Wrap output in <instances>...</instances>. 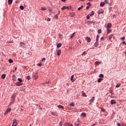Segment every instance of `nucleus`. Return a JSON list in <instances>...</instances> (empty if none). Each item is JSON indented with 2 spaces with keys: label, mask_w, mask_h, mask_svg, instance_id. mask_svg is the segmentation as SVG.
Segmentation results:
<instances>
[{
  "label": "nucleus",
  "mask_w": 126,
  "mask_h": 126,
  "mask_svg": "<svg viewBox=\"0 0 126 126\" xmlns=\"http://www.w3.org/2000/svg\"><path fill=\"white\" fill-rule=\"evenodd\" d=\"M13 77H15V75H13Z\"/></svg>",
  "instance_id": "nucleus-60"
},
{
  "label": "nucleus",
  "mask_w": 126,
  "mask_h": 126,
  "mask_svg": "<svg viewBox=\"0 0 126 126\" xmlns=\"http://www.w3.org/2000/svg\"><path fill=\"white\" fill-rule=\"evenodd\" d=\"M74 35H75V32H74L71 36H70V39H72L74 36Z\"/></svg>",
  "instance_id": "nucleus-18"
},
{
  "label": "nucleus",
  "mask_w": 126,
  "mask_h": 126,
  "mask_svg": "<svg viewBox=\"0 0 126 126\" xmlns=\"http://www.w3.org/2000/svg\"><path fill=\"white\" fill-rule=\"evenodd\" d=\"M8 2L9 4H11L12 3V0H8Z\"/></svg>",
  "instance_id": "nucleus-25"
},
{
  "label": "nucleus",
  "mask_w": 126,
  "mask_h": 126,
  "mask_svg": "<svg viewBox=\"0 0 126 126\" xmlns=\"http://www.w3.org/2000/svg\"><path fill=\"white\" fill-rule=\"evenodd\" d=\"M58 15H59L58 14H56V15H55V17H56V18H57V19H58Z\"/></svg>",
  "instance_id": "nucleus-54"
},
{
  "label": "nucleus",
  "mask_w": 126,
  "mask_h": 126,
  "mask_svg": "<svg viewBox=\"0 0 126 126\" xmlns=\"http://www.w3.org/2000/svg\"><path fill=\"white\" fill-rule=\"evenodd\" d=\"M109 33H111V30L107 29V33L109 34Z\"/></svg>",
  "instance_id": "nucleus-38"
},
{
  "label": "nucleus",
  "mask_w": 126,
  "mask_h": 126,
  "mask_svg": "<svg viewBox=\"0 0 126 126\" xmlns=\"http://www.w3.org/2000/svg\"><path fill=\"white\" fill-rule=\"evenodd\" d=\"M101 13H104V10L100 9V10L98 11V14H100Z\"/></svg>",
  "instance_id": "nucleus-9"
},
{
  "label": "nucleus",
  "mask_w": 126,
  "mask_h": 126,
  "mask_svg": "<svg viewBox=\"0 0 126 126\" xmlns=\"http://www.w3.org/2000/svg\"><path fill=\"white\" fill-rule=\"evenodd\" d=\"M102 33V30H98V34H101Z\"/></svg>",
  "instance_id": "nucleus-35"
},
{
  "label": "nucleus",
  "mask_w": 126,
  "mask_h": 126,
  "mask_svg": "<svg viewBox=\"0 0 126 126\" xmlns=\"http://www.w3.org/2000/svg\"><path fill=\"white\" fill-rule=\"evenodd\" d=\"M20 46H21V47H24V43L21 42L20 43Z\"/></svg>",
  "instance_id": "nucleus-30"
},
{
  "label": "nucleus",
  "mask_w": 126,
  "mask_h": 126,
  "mask_svg": "<svg viewBox=\"0 0 126 126\" xmlns=\"http://www.w3.org/2000/svg\"><path fill=\"white\" fill-rule=\"evenodd\" d=\"M64 9H69V7L64 6L62 8V10H63Z\"/></svg>",
  "instance_id": "nucleus-4"
},
{
  "label": "nucleus",
  "mask_w": 126,
  "mask_h": 126,
  "mask_svg": "<svg viewBox=\"0 0 126 126\" xmlns=\"http://www.w3.org/2000/svg\"><path fill=\"white\" fill-rule=\"evenodd\" d=\"M32 77L34 79H38V73L36 72L35 73L33 74L32 75Z\"/></svg>",
  "instance_id": "nucleus-1"
},
{
  "label": "nucleus",
  "mask_w": 126,
  "mask_h": 126,
  "mask_svg": "<svg viewBox=\"0 0 126 126\" xmlns=\"http://www.w3.org/2000/svg\"><path fill=\"white\" fill-rule=\"evenodd\" d=\"M99 77H101L102 78H103V77H104V75L100 74L99 75Z\"/></svg>",
  "instance_id": "nucleus-42"
},
{
  "label": "nucleus",
  "mask_w": 126,
  "mask_h": 126,
  "mask_svg": "<svg viewBox=\"0 0 126 126\" xmlns=\"http://www.w3.org/2000/svg\"><path fill=\"white\" fill-rule=\"evenodd\" d=\"M102 80H103V79H101V78H99L98 79V82L99 83H100V82H101V81H102Z\"/></svg>",
  "instance_id": "nucleus-36"
},
{
  "label": "nucleus",
  "mask_w": 126,
  "mask_h": 126,
  "mask_svg": "<svg viewBox=\"0 0 126 126\" xmlns=\"http://www.w3.org/2000/svg\"><path fill=\"white\" fill-rule=\"evenodd\" d=\"M87 19H90V16H89V15L87 16Z\"/></svg>",
  "instance_id": "nucleus-44"
},
{
  "label": "nucleus",
  "mask_w": 126,
  "mask_h": 126,
  "mask_svg": "<svg viewBox=\"0 0 126 126\" xmlns=\"http://www.w3.org/2000/svg\"><path fill=\"white\" fill-rule=\"evenodd\" d=\"M122 43H123V44H124V45H126V42L123 41Z\"/></svg>",
  "instance_id": "nucleus-55"
},
{
  "label": "nucleus",
  "mask_w": 126,
  "mask_h": 126,
  "mask_svg": "<svg viewBox=\"0 0 126 126\" xmlns=\"http://www.w3.org/2000/svg\"><path fill=\"white\" fill-rule=\"evenodd\" d=\"M16 85L17 86H20V85H22V84L20 82H17L16 83Z\"/></svg>",
  "instance_id": "nucleus-13"
},
{
  "label": "nucleus",
  "mask_w": 126,
  "mask_h": 126,
  "mask_svg": "<svg viewBox=\"0 0 126 126\" xmlns=\"http://www.w3.org/2000/svg\"><path fill=\"white\" fill-rule=\"evenodd\" d=\"M102 111H103L104 112V111H105V109H101Z\"/></svg>",
  "instance_id": "nucleus-59"
},
{
  "label": "nucleus",
  "mask_w": 126,
  "mask_h": 126,
  "mask_svg": "<svg viewBox=\"0 0 126 126\" xmlns=\"http://www.w3.org/2000/svg\"><path fill=\"white\" fill-rule=\"evenodd\" d=\"M75 126H79V124L76 123H75Z\"/></svg>",
  "instance_id": "nucleus-48"
},
{
  "label": "nucleus",
  "mask_w": 126,
  "mask_h": 126,
  "mask_svg": "<svg viewBox=\"0 0 126 126\" xmlns=\"http://www.w3.org/2000/svg\"><path fill=\"white\" fill-rule=\"evenodd\" d=\"M17 68V67H15V70H16Z\"/></svg>",
  "instance_id": "nucleus-63"
},
{
  "label": "nucleus",
  "mask_w": 126,
  "mask_h": 126,
  "mask_svg": "<svg viewBox=\"0 0 126 126\" xmlns=\"http://www.w3.org/2000/svg\"><path fill=\"white\" fill-rule=\"evenodd\" d=\"M110 103L111 105H114V104H117V102L116 101V100H115V99L111 100Z\"/></svg>",
  "instance_id": "nucleus-3"
},
{
  "label": "nucleus",
  "mask_w": 126,
  "mask_h": 126,
  "mask_svg": "<svg viewBox=\"0 0 126 126\" xmlns=\"http://www.w3.org/2000/svg\"><path fill=\"white\" fill-rule=\"evenodd\" d=\"M9 43H13L12 41H7V44H9Z\"/></svg>",
  "instance_id": "nucleus-51"
},
{
  "label": "nucleus",
  "mask_w": 126,
  "mask_h": 126,
  "mask_svg": "<svg viewBox=\"0 0 126 126\" xmlns=\"http://www.w3.org/2000/svg\"><path fill=\"white\" fill-rule=\"evenodd\" d=\"M100 6H104V5H105V2H102L100 3Z\"/></svg>",
  "instance_id": "nucleus-22"
},
{
  "label": "nucleus",
  "mask_w": 126,
  "mask_h": 126,
  "mask_svg": "<svg viewBox=\"0 0 126 126\" xmlns=\"http://www.w3.org/2000/svg\"><path fill=\"white\" fill-rule=\"evenodd\" d=\"M121 84H118L116 85V88H119V87H120V86H121Z\"/></svg>",
  "instance_id": "nucleus-27"
},
{
  "label": "nucleus",
  "mask_w": 126,
  "mask_h": 126,
  "mask_svg": "<svg viewBox=\"0 0 126 126\" xmlns=\"http://www.w3.org/2000/svg\"><path fill=\"white\" fill-rule=\"evenodd\" d=\"M58 108H59L60 109H64V107L62 106V105H58Z\"/></svg>",
  "instance_id": "nucleus-20"
},
{
  "label": "nucleus",
  "mask_w": 126,
  "mask_h": 126,
  "mask_svg": "<svg viewBox=\"0 0 126 126\" xmlns=\"http://www.w3.org/2000/svg\"><path fill=\"white\" fill-rule=\"evenodd\" d=\"M38 66H42V63H39L37 64Z\"/></svg>",
  "instance_id": "nucleus-37"
},
{
  "label": "nucleus",
  "mask_w": 126,
  "mask_h": 126,
  "mask_svg": "<svg viewBox=\"0 0 126 126\" xmlns=\"http://www.w3.org/2000/svg\"><path fill=\"white\" fill-rule=\"evenodd\" d=\"M103 39H104V38L103 37H101L100 38L101 41H102V40H103Z\"/></svg>",
  "instance_id": "nucleus-56"
},
{
  "label": "nucleus",
  "mask_w": 126,
  "mask_h": 126,
  "mask_svg": "<svg viewBox=\"0 0 126 126\" xmlns=\"http://www.w3.org/2000/svg\"><path fill=\"white\" fill-rule=\"evenodd\" d=\"M90 7L89 6H87V7H86V8H87V9H89V8H90Z\"/></svg>",
  "instance_id": "nucleus-53"
},
{
  "label": "nucleus",
  "mask_w": 126,
  "mask_h": 126,
  "mask_svg": "<svg viewBox=\"0 0 126 126\" xmlns=\"http://www.w3.org/2000/svg\"><path fill=\"white\" fill-rule=\"evenodd\" d=\"M43 61H46V58H43L42 59V61L43 62Z\"/></svg>",
  "instance_id": "nucleus-50"
},
{
  "label": "nucleus",
  "mask_w": 126,
  "mask_h": 126,
  "mask_svg": "<svg viewBox=\"0 0 126 126\" xmlns=\"http://www.w3.org/2000/svg\"><path fill=\"white\" fill-rule=\"evenodd\" d=\"M20 9H21L22 10H23V9H24V7L23 6H22V5H21V6H20Z\"/></svg>",
  "instance_id": "nucleus-31"
},
{
  "label": "nucleus",
  "mask_w": 126,
  "mask_h": 126,
  "mask_svg": "<svg viewBox=\"0 0 126 126\" xmlns=\"http://www.w3.org/2000/svg\"><path fill=\"white\" fill-rule=\"evenodd\" d=\"M82 8H83V5L81 6V7H79L78 8V10H81V9H82Z\"/></svg>",
  "instance_id": "nucleus-34"
},
{
  "label": "nucleus",
  "mask_w": 126,
  "mask_h": 126,
  "mask_svg": "<svg viewBox=\"0 0 126 126\" xmlns=\"http://www.w3.org/2000/svg\"><path fill=\"white\" fill-rule=\"evenodd\" d=\"M47 21H51V19H50V18H48L47 19Z\"/></svg>",
  "instance_id": "nucleus-49"
},
{
  "label": "nucleus",
  "mask_w": 126,
  "mask_h": 126,
  "mask_svg": "<svg viewBox=\"0 0 126 126\" xmlns=\"http://www.w3.org/2000/svg\"><path fill=\"white\" fill-rule=\"evenodd\" d=\"M64 126H72V124H70V123H65L64 124Z\"/></svg>",
  "instance_id": "nucleus-8"
},
{
  "label": "nucleus",
  "mask_w": 126,
  "mask_h": 126,
  "mask_svg": "<svg viewBox=\"0 0 126 126\" xmlns=\"http://www.w3.org/2000/svg\"><path fill=\"white\" fill-rule=\"evenodd\" d=\"M69 106H71V107H74V103L71 102Z\"/></svg>",
  "instance_id": "nucleus-26"
},
{
  "label": "nucleus",
  "mask_w": 126,
  "mask_h": 126,
  "mask_svg": "<svg viewBox=\"0 0 126 126\" xmlns=\"http://www.w3.org/2000/svg\"><path fill=\"white\" fill-rule=\"evenodd\" d=\"M11 111V109L10 108H8L5 113H4V115H7L8 113L10 112Z\"/></svg>",
  "instance_id": "nucleus-2"
},
{
  "label": "nucleus",
  "mask_w": 126,
  "mask_h": 126,
  "mask_svg": "<svg viewBox=\"0 0 126 126\" xmlns=\"http://www.w3.org/2000/svg\"><path fill=\"white\" fill-rule=\"evenodd\" d=\"M83 96H84V97H86V94L83 93Z\"/></svg>",
  "instance_id": "nucleus-47"
},
{
  "label": "nucleus",
  "mask_w": 126,
  "mask_h": 126,
  "mask_svg": "<svg viewBox=\"0 0 126 126\" xmlns=\"http://www.w3.org/2000/svg\"><path fill=\"white\" fill-rule=\"evenodd\" d=\"M52 115H53V116H58V113L56 112H52Z\"/></svg>",
  "instance_id": "nucleus-23"
},
{
  "label": "nucleus",
  "mask_w": 126,
  "mask_h": 126,
  "mask_svg": "<svg viewBox=\"0 0 126 126\" xmlns=\"http://www.w3.org/2000/svg\"><path fill=\"white\" fill-rule=\"evenodd\" d=\"M100 63H101V62H96L95 63V65H98V64H100Z\"/></svg>",
  "instance_id": "nucleus-24"
},
{
  "label": "nucleus",
  "mask_w": 126,
  "mask_h": 126,
  "mask_svg": "<svg viewBox=\"0 0 126 126\" xmlns=\"http://www.w3.org/2000/svg\"><path fill=\"white\" fill-rule=\"evenodd\" d=\"M62 0V1H63V2H64V1H65V0Z\"/></svg>",
  "instance_id": "nucleus-58"
},
{
  "label": "nucleus",
  "mask_w": 126,
  "mask_h": 126,
  "mask_svg": "<svg viewBox=\"0 0 126 126\" xmlns=\"http://www.w3.org/2000/svg\"><path fill=\"white\" fill-rule=\"evenodd\" d=\"M114 17L116 16V15H113Z\"/></svg>",
  "instance_id": "nucleus-64"
},
{
  "label": "nucleus",
  "mask_w": 126,
  "mask_h": 126,
  "mask_svg": "<svg viewBox=\"0 0 126 126\" xmlns=\"http://www.w3.org/2000/svg\"><path fill=\"white\" fill-rule=\"evenodd\" d=\"M94 13H95V12L94 11H92V13H91V14H90V16L92 17L93 15H94Z\"/></svg>",
  "instance_id": "nucleus-19"
},
{
  "label": "nucleus",
  "mask_w": 126,
  "mask_h": 126,
  "mask_svg": "<svg viewBox=\"0 0 126 126\" xmlns=\"http://www.w3.org/2000/svg\"><path fill=\"white\" fill-rule=\"evenodd\" d=\"M5 76H6V75L3 74L1 75V78H2V79H4V78H5Z\"/></svg>",
  "instance_id": "nucleus-11"
},
{
  "label": "nucleus",
  "mask_w": 126,
  "mask_h": 126,
  "mask_svg": "<svg viewBox=\"0 0 126 126\" xmlns=\"http://www.w3.org/2000/svg\"><path fill=\"white\" fill-rule=\"evenodd\" d=\"M112 27V24L108 23L107 26V29H110Z\"/></svg>",
  "instance_id": "nucleus-5"
},
{
  "label": "nucleus",
  "mask_w": 126,
  "mask_h": 126,
  "mask_svg": "<svg viewBox=\"0 0 126 126\" xmlns=\"http://www.w3.org/2000/svg\"><path fill=\"white\" fill-rule=\"evenodd\" d=\"M114 36V34H110L109 36V40H111V39H112V38H113V36Z\"/></svg>",
  "instance_id": "nucleus-14"
},
{
  "label": "nucleus",
  "mask_w": 126,
  "mask_h": 126,
  "mask_svg": "<svg viewBox=\"0 0 126 126\" xmlns=\"http://www.w3.org/2000/svg\"><path fill=\"white\" fill-rule=\"evenodd\" d=\"M117 126H121V124L120 123H118Z\"/></svg>",
  "instance_id": "nucleus-52"
},
{
  "label": "nucleus",
  "mask_w": 126,
  "mask_h": 126,
  "mask_svg": "<svg viewBox=\"0 0 126 126\" xmlns=\"http://www.w3.org/2000/svg\"><path fill=\"white\" fill-rule=\"evenodd\" d=\"M81 115L82 116V117H85L86 116V113H82Z\"/></svg>",
  "instance_id": "nucleus-33"
},
{
  "label": "nucleus",
  "mask_w": 126,
  "mask_h": 126,
  "mask_svg": "<svg viewBox=\"0 0 126 126\" xmlns=\"http://www.w3.org/2000/svg\"><path fill=\"white\" fill-rule=\"evenodd\" d=\"M98 40H99V35H97L96 38V41L98 42Z\"/></svg>",
  "instance_id": "nucleus-29"
},
{
  "label": "nucleus",
  "mask_w": 126,
  "mask_h": 126,
  "mask_svg": "<svg viewBox=\"0 0 126 126\" xmlns=\"http://www.w3.org/2000/svg\"><path fill=\"white\" fill-rule=\"evenodd\" d=\"M105 3H109V0H105Z\"/></svg>",
  "instance_id": "nucleus-46"
},
{
  "label": "nucleus",
  "mask_w": 126,
  "mask_h": 126,
  "mask_svg": "<svg viewBox=\"0 0 126 126\" xmlns=\"http://www.w3.org/2000/svg\"><path fill=\"white\" fill-rule=\"evenodd\" d=\"M86 40L87 41V42H91V38H90L89 37H86Z\"/></svg>",
  "instance_id": "nucleus-7"
},
{
  "label": "nucleus",
  "mask_w": 126,
  "mask_h": 126,
  "mask_svg": "<svg viewBox=\"0 0 126 126\" xmlns=\"http://www.w3.org/2000/svg\"><path fill=\"white\" fill-rule=\"evenodd\" d=\"M59 126H63V122L62 121H61L60 123H59Z\"/></svg>",
  "instance_id": "nucleus-41"
},
{
  "label": "nucleus",
  "mask_w": 126,
  "mask_h": 126,
  "mask_svg": "<svg viewBox=\"0 0 126 126\" xmlns=\"http://www.w3.org/2000/svg\"><path fill=\"white\" fill-rule=\"evenodd\" d=\"M81 0V1H84V0Z\"/></svg>",
  "instance_id": "nucleus-61"
},
{
  "label": "nucleus",
  "mask_w": 126,
  "mask_h": 126,
  "mask_svg": "<svg viewBox=\"0 0 126 126\" xmlns=\"http://www.w3.org/2000/svg\"><path fill=\"white\" fill-rule=\"evenodd\" d=\"M41 10H47V8L46 7H41Z\"/></svg>",
  "instance_id": "nucleus-32"
},
{
  "label": "nucleus",
  "mask_w": 126,
  "mask_h": 126,
  "mask_svg": "<svg viewBox=\"0 0 126 126\" xmlns=\"http://www.w3.org/2000/svg\"><path fill=\"white\" fill-rule=\"evenodd\" d=\"M61 46H62V43H59L57 45V48H61Z\"/></svg>",
  "instance_id": "nucleus-17"
},
{
  "label": "nucleus",
  "mask_w": 126,
  "mask_h": 126,
  "mask_svg": "<svg viewBox=\"0 0 126 126\" xmlns=\"http://www.w3.org/2000/svg\"><path fill=\"white\" fill-rule=\"evenodd\" d=\"M120 39L121 40H122V41H124L125 39H126V38L125 37H121Z\"/></svg>",
  "instance_id": "nucleus-45"
},
{
  "label": "nucleus",
  "mask_w": 126,
  "mask_h": 126,
  "mask_svg": "<svg viewBox=\"0 0 126 126\" xmlns=\"http://www.w3.org/2000/svg\"><path fill=\"white\" fill-rule=\"evenodd\" d=\"M18 81H19V82L21 83L23 82L22 79H20V78H18Z\"/></svg>",
  "instance_id": "nucleus-28"
},
{
  "label": "nucleus",
  "mask_w": 126,
  "mask_h": 126,
  "mask_svg": "<svg viewBox=\"0 0 126 126\" xmlns=\"http://www.w3.org/2000/svg\"><path fill=\"white\" fill-rule=\"evenodd\" d=\"M13 126H17V122L14 121L13 124H12Z\"/></svg>",
  "instance_id": "nucleus-12"
},
{
  "label": "nucleus",
  "mask_w": 126,
  "mask_h": 126,
  "mask_svg": "<svg viewBox=\"0 0 126 126\" xmlns=\"http://www.w3.org/2000/svg\"><path fill=\"white\" fill-rule=\"evenodd\" d=\"M27 79H28V80H30V79H31V77H30V76H28L27 77Z\"/></svg>",
  "instance_id": "nucleus-40"
},
{
  "label": "nucleus",
  "mask_w": 126,
  "mask_h": 126,
  "mask_svg": "<svg viewBox=\"0 0 126 126\" xmlns=\"http://www.w3.org/2000/svg\"><path fill=\"white\" fill-rule=\"evenodd\" d=\"M89 1H92L93 0H89Z\"/></svg>",
  "instance_id": "nucleus-62"
},
{
  "label": "nucleus",
  "mask_w": 126,
  "mask_h": 126,
  "mask_svg": "<svg viewBox=\"0 0 126 126\" xmlns=\"http://www.w3.org/2000/svg\"><path fill=\"white\" fill-rule=\"evenodd\" d=\"M94 100H95V97L93 96L92 98V99L90 100V104H91V103H93V102H94Z\"/></svg>",
  "instance_id": "nucleus-6"
},
{
  "label": "nucleus",
  "mask_w": 126,
  "mask_h": 126,
  "mask_svg": "<svg viewBox=\"0 0 126 126\" xmlns=\"http://www.w3.org/2000/svg\"><path fill=\"white\" fill-rule=\"evenodd\" d=\"M60 13H61V11H59L58 14H57L59 15H60Z\"/></svg>",
  "instance_id": "nucleus-57"
},
{
  "label": "nucleus",
  "mask_w": 126,
  "mask_h": 126,
  "mask_svg": "<svg viewBox=\"0 0 126 126\" xmlns=\"http://www.w3.org/2000/svg\"><path fill=\"white\" fill-rule=\"evenodd\" d=\"M73 77H74V76H73V75H72L71 77V81H73V82L74 81H73Z\"/></svg>",
  "instance_id": "nucleus-39"
},
{
  "label": "nucleus",
  "mask_w": 126,
  "mask_h": 126,
  "mask_svg": "<svg viewBox=\"0 0 126 126\" xmlns=\"http://www.w3.org/2000/svg\"><path fill=\"white\" fill-rule=\"evenodd\" d=\"M92 23H93V22L92 21H88L87 22L88 25H90V24H92Z\"/></svg>",
  "instance_id": "nucleus-16"
},
{
  "label": "nucleus",
  "mask_w": 126,
  "mask_h": 126,
  "mask_svg": "<svg viewBox=\"0 0 126 126\" xmlns=\"http://www.w3.org/2000/svg\"><path fill=\"white\" fill-rule=\"evenodd\" d=\"M8 62L10 63H13V60H12V59H9Z\"/></svg>",
  "instance_id": "nucleus-21"
},
{
  "label": "nucleus",
  "mask_w": 126,
  "mask_h": 126,
  "mask_svg": "<svg viewBox=\"0 0 126 126\" xmlns=\"http://www.w3.org/2000/svg\"><path fill=\"white\" fill-rule=\"evenodd\" d=\"M94 45L95 47H98V46H99V43L98 42V41H96L94 43Z\"/></svg>",
  "instance_id": "nucleus-15"
},
{
  "label": "nucleus",
  "mask_w": 126,
  "mask_h": 126,
  "mask_svg": "<svg viewBox=\"0 0 126 126\" xmlns=\"http://www.w3.org/2000/svg\"><path fill=\"white\" fill-rule=\"evenodd\" d=\"M61 53H62V50H59L57 51V55L58 56H60L61 55Z\"/></svg>",
  "instance_id": "nucleus-10"
},
{
  "label": "nucleus",
  "mask_w": 126,
  "mask_h": 126,
  "mask_svg": "<svg viewBox=\"0 0 126 126\" xmlns=\"http://www.w3.org/2000/svg\"><path fill=\"white\" fill-rule=\"evenodd\" d=\"M85 55H86V52L84 51L82 54V56H85Z\"/></svg>",
  "instance_id": "nucleus-43"
}]
</instances>
